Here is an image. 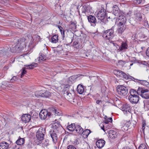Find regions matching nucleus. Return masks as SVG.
I'll list each match as a JSON object with an SVG mask.
<instances>
[{
	"instance_id": "f257e3e1",
	"label": "nucleus",
	"mask_w": 149,
	"mask_h": 149,
	"mask_svg": "<svg viewBox=\"0 0 149 149\" xmlns=\"http://www.w3.org/2000/svg\"><path fill=\"white\" fill-rule=\"evenodd\" d=\"M130 95L128 96V99L132 104H136L138 102L139 100L137 91L134 89H131L130 91Z\"/></svg>"
},
{
	"instance_id": "f03ea898",
	"label": "nucleus",
	"mask_w": 149,
	"mask_h": 149,
	"mask_svg": "<svg viewBox=\"0 0 149 149\" xmlns=\"http://www.w3.org/2000/svg\"><path fill=\"white\" fill-rule=\"evenodd\" d=\"M114 27L104 31L102 33L103 37L106 40H109L113 37Z\"/></svg>"
},
{
	"instance_id": "7ed1b4c3",
	"label": "nucleus",
	"mask_w": 149,
	"mask_h": 149,
	"mask_svg": "<svg viewBox=\"0 0 149 149\" xmlns=\"http://www.w3.org/2000/svg\"><path fill=\"white\" fill-rule=\"evenodd\" d=\"M137 91L138 94L141 95L143 98L146 99L149 98V91L148 89L139 87Z\"/></svg>"
},
{
	"instance_id": "20e7f679",
	"label": "nucleus",
	"mask_w": 149,
	"mask_h": 149,
	"mask_svg": "<svg viewBox=\"0 0 149 149\" xmlns=\"http://www.w3.org/2000/svg\"><path fill=\"white\" fill-rule=\"evenodd\" d=\"M117 91L118 94L121 96L126 95L128 92L127 88L122 85L118 86L117 87Z\"/></svg>"
},
{
	"instance_id": "39448f33",
	"label": "nucleus",
	"mask_w": 149,
	"mask_h": 149,
	"mask_svg": "<svg viewBox=\"0 0 149 149\" xmlns=\"http://www.w3.org/2000/svg\"><path fill=\"white\" fill-rule=\"evenodd\" d=\"M45 130L42 127H40L36 133V137L40 141L43 140L44 137L45 133Z\"/></svg>"
},
{
	"instance_id": "423d86ee",
	"label": "nucleus",
	"mask_w": 149,
	"mask_h": 149,
	"mask_svg": "<svg viewBox=\"0 0 149 149\" xmlns=\"http://www.w3.org/2000/svg\"><path fill=\"white\" fill-rule=\"evenodd\" d=\"M95 14L98 19L102 20L105 17L106 13L105 10L104 8H102L98 11L96 12Z\"/></svg>"
},
{
	"instance_id": "0eeeda50",
	"label": "nucleus",
	"mask_w": 149,
	"mask_h": 149,
	"mask_svg": "<svg viewBox=\"0 0 149 149\" xmlns=\"http://www.w3.org/2000/svg\"><path fill=\"white\" fill-rule=\"evenodd\" d=\"M50 115V113L45 109L42 110L39 113L40 118L43 120H45L47 117H49Z\"/></svg>"
},
{
	"instance_id": "6e6552de",
	"label": "nucleus",
	"mask_w": 149,
	"mask_h": 149,
	"mask_svg": "<svg viewBox=\"0 0 149 149\" xmlns=\"http://www.w3.org/2000/svg\"><path fill=\"white\" fill-rule=\"evenodd\" d=\"M115 73L117 76H119L126 80L128 79V76L122 71L116 70L115 71Z\"/></svg>"
},
{
	"instance_id": "1a4fd4ad",
	"label": "nucleus",
	"mask_w": 149,
	"mask_h": 149,
	"mask_svg": "<svg viewBox=\"0 0 149 149\" xmlns=\"http://www.w3.org/2000/svg\"><path fill=\"white\" fill-rule=\"evenodd\" d=\"M126 28V26L124 24H118V27L117 30L118 35L120 36Z\"/></svg>"
},
{
	"instance_id": "9d476101",
	"label": "nucleus",
	"mask_w": 149,
	"mask_h": 149,
	"mask_svg": "<svg viewBox=\"0 0 149 149\" xmlns=\"http://www.w3.org/2000/svg\"><path fill=\"white\" fill-rule=\"evenodd\" d=\"M88 19L92 26H95L97 23V20L95 16L90 15L88 16Z\"/></svg>"
},
{
	"instance_id": "9b49d317",
	"label": "nucleus",
	"mask_w": 149,
	"mask_h": 149,
	"mask_svg": "<svg viewBox=\"0 0 149 149\" xmlns=\"http://www.w3.org/2000/svg\"><path fill=\"white\" fill-rule=\"evenodd\" d=\"M118 20L119 22L118 24H125L127 21L126 18L125 16L123 14H122L118 16Z\"/></svg>"
},
{
	"instance_id": "f8f14e48",
	"label": "nucleus",
	"mask_w": 149,
	"mask_h": 149,
	"mask_svg": "<svg viewBox=\"0 0 149 149\" xmlns=\"http://www.w3.org/2000/svg\"><path fill=\"white\" fill-rule=\"evenodd\" d=\"M31 119V116L29 114H25L23 115L22 117V121L26 123L29 122Z\"/></svg>"
},
{
	"instance_id": "ddd939ff",
	"label": "nucleus",
	"mask_w": 149,
	"mask_h": 149,
	"mask_svg": "<svg viewBox=\"0 0 149 149\" xmlns=\"http://www.w3.org/2000/svg\"><path fill=\"white\" fill-rule=\"evenodd\" d=\"M49 134L50 135L53 142L56 143L57 141L58 137L55 132L53 130H51L49 132Z\"/></svg>"
},
{
	"instance_id": "4468645a",
	"label": "nucleus",
	"mask_w": 149,
	"mask_h": 149,
	"mask_svg": "<svg viewBox=\"0 0 149 149\" xmlns=\"http://www.w3.org/2000/svg\"><path fill=\"white\" fill-rule=\"evenodd\" d=\"M122 110L124 111V113H130L131 111L130 107L128 104H126L123 105L122 108Z\"/></svg>"
},
{
	"instance_id": "2eb2a0df",
	"label": "nucleus",
	"mask_w": 149,
	"mask_h": 149,
	"mask_svg": "<svg viewBox=\"0 0 149 149\" xmlns=\"http://www.w3.org/2000/svg\"><path fill=\"white\" fill-rule=\"evenodd\" d=\"M89 9V7L87 6L84 5L82 7L81 11L83 15L84 16L90 12Z\"/></svg>"
},
{
	"instance_id": "dca6fc26",
	"label": "nucleus",
	"mask_w": 149,
	"mask_h": 149,
	"mask_svg": "<svg viewBox=\"0 0 149 149\" xmlns=\"http://www.w3.org/2000/svg\"><path fill=\"white\" fill-rule=\"evenodd\" d=\"M127 48V44L126 42H122L120 46L119 47V49H118V51L119 52L124 51Z\"/></svg>"
},
{
	"instance_id": "f3484780",
	"label": "nucleus",
	"mask_w": 149,
	"mask_h": 149,
	"mask_svg": "<svg viewBox=\"0 0 149 149\" xmlns=\"http://www.w3.org/2000/svg\"><path fill=\"white\" fill-rule=\"evenodd\" d=\"M105 144V141L103 139H100L98 140L96 142V145L99 148L103 147Z\"/></svg>"
},
{
	"instance_id": "a211bd4d",
	"label": "nucleus",
	"mask_w": 149,
	"mask_h": 149,
	"mask_svg": "<svg viewBox=\"0 0 149 149\" xmlns=\"http://www.w3.org/2000/svg\"><path fill=\"white\" fill-rule=\"evenodd\" d=\"M64 94L67 99L69 101H72L73 99V97L70 93L66 92L65 93L64 92Z\"/></svg>"
},
{
	"instance_id": "6ab92c4d",
	"label": "nucleus",
	"mask_w": 149,
	"mask_h": 149,
	"mask_svg": "<svg viewBox=\"0 0 149 149\" xmlns=\"http://www.w3.org/2000/svg\"><path fill=\"white\" fill-rule=\"evenodd\" d=\"M84 89L83 86L79 84L77 87V91L80 94H82L84 92Z\"/></svg>"
},
{
	"instance_id": "aec40b11",
	"label": "nucleus",
	"mask_w": 149,
	"mask_h": 149,
	"mask_svg": "<svg viewBox=\"0 0 149 149\" xmlns=\"http://www.w3.org/2000/svg\"><path fill=\"white\" fill-rule=\"evenodd\" d=\"M24 44V39L21 40L20 39L18 41V43L17 45H16L15 47L13 48V49L16 48H19L20 47H21Z\"/></svg>"
},
{
	"instance_id": "412c9836",
	"label": "nucleus",
	"mask_w": 149,
	"mask_h": 149,
	"mask_svg": "<svg viewBox=\"0 0 149 149\" xmlns=\"http://www.w3.org/2000/svg\"><path fill=\"white\" fill-rule=\"evenodd\" d=\"M109 136L111 138L113 139L116 137L118 134L113 130H111L109 132Z\"/></svg>"
},
{
	"instance_id": "4be33fe9",
	"label": "nucleus",
	"mask_w": 149,
	"mask_h": 149,
	"mask_svg": "<svg viewBox=\"0 0 149 149\" xmlns=\"http://www.w3.org/2000/svg\"><path fill=\"white\" fill-rule=\"evenodd\" d=\"M9 146V144L5 142H3L0 143V149H7Z\"/></svg>"
},
{
	"instance_id": "5701e85b",
	"label": "nucleus",
	"mask_w": 149,
	"mask_h": 149,
	"mask_svg": "<svg viewBox=\"0 0 149 149\" xmlns=\"http://www.w3.org/2000/svg\"><path fill=\"white\" fill-rule=\"evenodd\" d=\"M75 131L79 134H82L83 131V129L79 125H77L75 128Z\"/></svg>"
},
{
	"instance_id": "b1692460",
	"label": "nucleus",
	"mask_w": 149,
	"mask_h": 149,
	"mask_svg": "<svg viewBox=\"0 0 149 149\" xmlns=\"http://www.w3.org/2000/svg\"><path fill=\"white\" fill-rule=\"evenodd\" d=\"M9 49L6 47L3 48V49H0V55L2 56L6 55L7 54Z\"/></svg>"
},
{
	"instance_id": "393cba45",
	"label": "nucleus",
	"mask_w": 149,
	"mask_h": 149,
	"mask_svg": "<svg viewBox=\"0 0 149 149\" xmlns=\"http://www.w3.org/2000/svg\"><path fill=\"white\" fill-rule=\"evenodd\" d=\"M91 132V131L90 130L86 129L84 131H83L82 134L84 138H87Z\"/></svg>"
},
{
	"instance_id": "a878e982",
	"label": "nucleus",
	"mask_w": 149,
	"mask_h": 149,
	"mask_svg": "<svg viewBox=\"0 0 149 149\" xmlns=\"http://www.w3.org/2000/svg\"><path fill=\"white\" fill-rule=\"evenodd\" d=\"M76 126L75 124L72 123L68 126L67 128L70 131L72 132L75 130Z\"/></svg>"
},
{
	"instance_id": "bb28decb",
	"label": "nucleus",
	"mask_w": 149,
	"mask_h": 149,
	"mask_svg": "<svg viewBox=\"0 0 149 149\" xmlns=\"http://www.w3.org/2000/svg\"><path fill=\"white\" fill-rule=\"evenodd\" d=\"M135 19L138 21H140L142 19V14L139 13H135Z\"/></svg>"
},
{
	"instance_id": "cd10ccee",
	"label": "nucleus",
	"mask_w": 149,
	"mask_h": 149,
	"mask_svg": "<svg viewBox=\"0 0 149 149\" xmlns=\"http://www.w3.org/2000/svg\"><path fill=\"white\" fill-rule=\"evenodd\" d=\"M58 36L57 35L53 36L51 38V42L53 43H56L58 42Z\"/></svg>"
},
{
	"instance_id": "c85d7f7f",
	"label": "nucleus",
	"mask_w": 149,
	"mask_h": 149,
	"mask_svg": "<svg viewBox=\"0 0 149 149\" xmlns=\"http://www.w3.org/2000/svg\"><path fill=\"white\" fill-rule=\"evenodd\" d=\"M42 97H48L51 96V94L48 91H44L42 90Z\"/></svg>"
},
{
	"instance_id": "c756f323",
	"label": "nucleus",
	"mask_w": 149,
	"mask_h": 149,
	"mask_svg": "<svg viewBox=\"0 0 149 149\" xmlns=\"http://www.w3.org/2000/svg\"><path fill=\"white\" fill-rule=\"evenodd\" d=\"M47 57L43 54L41 53L39 57L38 61L40 62L44 61L46 60Z\"/></svg>"
},
{
	"instance_id": "7c9ffc66",
	"label": "nucleus",
	"mask_w": 149,
	"mask_h": 149,
	"mask_svg": "<svg viewBox=\"0 0 149 149\" xmlns=\"http://www.w3.org/2000/svg\"><path fill=\"white\" fill-rule=\"evenodd\" d=\"M24 142V138H20L16 141V143L18 145H23Z\"/></svg>"
},
{
	"instance_id": "2f4dec72",
	"label": "nucleus",
	"mask_w": 149,
	"mask_h": 149,
	"mask_svg": "<svg viewBox=\"0 0 149 149\" xmlns=\"http://www.w3.org/2000/svg\"><path fill=\"white\" fill-rule=\"evenodd\" d=\"M37 65L36 63H33L30 65H25V66L26 67L25 68L26 69H31L37 66Z\"/></svg>"
},
{
	"instance_id": "473e14b6",
	"label": "nucleus",
	"mask_w": 149,
	"mask_h": 149,
	"mask_svg": "<svg viewBox=\"0 0 149 149\" xmlns=\"http://www.w3.org/2000/svg\"><path fill=\"white\" fill-rule=\"evenodd\" d=\"M113 14L115 16L117 17H118L119 15H121L122 14H123V13L120 10L119 11L118 10L117 11L115 12H113Z\"/></svg>"
},
{
	"instance_id": "72a5a7b5",
	"label": "nucleus",
	"mask_w": 149,
	"mask_h": 149,
	"mask_svg": "<svg viewBox=\"0 0 149 149\" xmlns=\"http://www.w3.org/2000/svg\"><path fill=\"white\" fill-rule=\"evenodd\" d=\"M53 128L54 129H57L61 127V124L58 123H54L53 124Z\"/></svg>"
},
{
	"instance_id": "f704fd0d",
	"label": "nucleus",
	"mask_w": 149,
	"mask_h": 149,
	"mask_svg": "<svg viewBox=\"0 0 149 149\" xmlns=\"http://www.w3.org/2000/svg\"><path fill=\"white\" fill-rule=\"evenodd\" d=\"M42 90L36 91L35 93V96L37 97H42Z\"/></svg>"
},
{
	"instance_id": "c9c22d12",
	"label": "nucleus",
	"mask_w": 149,
	"mask_h": 149,
	"mask_svg": "<svg viewBox=\"0 0 149 149\" xmlns=\"http://www.w3.org/2000/svg\"><path fill=\"white\" fill-rule=\"evenodd\" d=\"M52 111L54 113L55 115L60 116L61 114V111L58 110H57L55 109H53Z\"/></svg>"
},
{
	"instance_id": "e433bc0d",
	"label": "nucleus",
	"mask_w": 149,
	"mask_h": 149,
	"mask_svg": "<svg viewBox=\"0 0 149 149\" xmlns=\"http://www.w3.org/2000/svg\"><path fill=\"white\" fill-rule=\"evenodd\" d=\"M140 82V83L144 85L145 86H147L149 85V83L147 82L145 80H139Z\"/></svg>"
},
{
	"instance_id": "4c0bfd02",
	"label": "nucleus",
	"mask_w": 149,
	"mask_h": 149,
	"mask_svg": "<svg viewBox=\"0 0 149 149\" xmlns=\"http://www.w3.org/2000/svg\"><path fill=\"white\" fill-rule=\"evenodd\" d=\"M138 149H147L146 144H142L139 146Z\"/></svg>"
},
{
	"instance_id": "58836bf2",
	"label": "nucleus",
	"mask_w": 149,
	"mask_h": 149,
	"mask_svg": "<svg viewBox=\"0 0 149 149\" xmlns=\"http://www.w3.org/2000/svg\"><path fill=\"white\" fill-rule=\"evenodd\" d=\"M124 125L125 126H127L128 128L130 126L131 123L130 121H125L124 122Z\"/></svg>"
},
{
	"instance_id": "ea45409f",
	"label": "nucleus",
	"mask_w": 149,
	"mask_h": 149,
	"mask_svg": "<svg viewBox=\"0 0 149 149\" xmlns=\"http://www.w3.org/2000/svg\"><path fill=\"white\" fill-rule=\"evenodd\" d=\"M71 24L70 25V28L73 30L76 28V25L73 22H71Z\"/></svg>"
},
{
	"instance_id": "a19ab883",
	"label": "nucleus",
	"mask_w": 149,
	"mask_h": 149,
	"mask_svg": "<svg viewBox=\"0 0 149 149\" xmlns=\"http://www.w3.org/2000/svg\"><path fill=\"white\" fill-rule=\"evenodd\" d=\"M18 79V77L17 76H13L10 79V82H13V81H15L17 80Z\"/></svg>"
},
{
	"instance_id": "79ce46f5",
	"label": "nucleus",
	"mask_w": 149,
	"mask_h": 149,
	"mask_svg": "<svg viewBox=\"0 0 149 149\" xmlns=\"http://www.w3.org/2000/svg\"><path fill=\"white\" fill-rule=\"evenodd\" d=\"M133 63L131 61H128L127 62L126 64L128 66V68L129 69L130 68V66H132L133 65Z\"/></svg>"
},
{
	"instance_id": "37998d69",
	"label": "nucleus",
	"mask_w": 149,
	"mask_h": 149,
	"mask_svg": "<svg viewBox=\"0 0 149 149\" xmlns=\"http://www.w3.org/2000/svg\"><path fill=\"white\" fill-rule=\"evenodd\" d=\"M113 12H115L116 11H117L118 10L119 11V8L116 5L114 6L113 7Z\"/></svg>"
},
{
	"instance_id": "c03bdc74",
	"label": "nucleus",
	"mask_w": 149,
	"mask_h": 149,
	"mask_svg": "<svg viewBox=\"0 0 149 149\" xmlns=\"http://www.w3.org/2000/svg\"><path fill=\"white\" fill-rule=\"evenodd\" d=\"M26 73V71L25 70V68H22V74L21 75V77L22 78L24 75Z\"/></svg>"
},
{
	"instance_id": "a18cd8bd",
	"label": "nucleus",
	"mask_w": 149,
	"mask_h": 149,
	"mask_svg": "<svg viewBox=\"0 0 149 149\" xmlns=\"http://www.w3.org/2000/svg\"><path fill=\"white\" fill-rule=\"evenodd\" d=\"M128 127L124 125L121 127V130L123 131H126L128 130Z\"/></svg>"
},
{
	"instance_id": "49530a36",
	"label": "nucleus",
	"mask_w": 149,
	"mask_h": 149,
	"mask_svg": "<svg viewBox=\"0 0 149 149\" xmlns=\"http://www.w3.org/2000/svg\"><path fill=\"white\" fill-rule=\"evenodd\" d=\"M67 149H77L74 146L72 145H69L67 147Z\"/></svg>"
},
{
	"instance_id": "de8ad7c7",
	"label": "nucleus",
	"mask_w": 149,
	"mask_h": 149,
	"mask_svg": "<svg viewBox=\"0 0 149 149\" xmlns=\"http://www.w3.org/2000/svg\"><path fill=\"white\" fill-rule=\"evenodd\" d=\"M133 2L137 4H140L141 2V0H133Z\"/></svg>"
},
{
	"instance_id": "09e8293b",
	"label": "nucleus",
	"mask_w": 149,
	"mask_h": 149,
	"mask_svg": "<svg viewBox=\"0 0 149 149\" xmlns=\"http://www.w3.org/2000/svg\"><path fill=\"white\" fill-rule=\"evenodd\" d=\"M36 38V39H38V40H39V39H40V37L39 36H38V35H36V36H33L32 38V40H33H33H34V38Z\"/></svg>"
},
{
	"instance_id": "8fccbe9b",
	"label": "nucleus",
	"mask_w": 149,
	"mask_h": 149,
	"mask_svg": "<svg viewBox=\"0 0 149 149\" xmlns=\"http://www.w3.org/2000/svg\"><path fill=\"white\" fill-rule=\"evenodd\" d=\"M61 35H62L63 38H64L65 36V31L63 29L61 31H60Z\"/></svg>"
},
{
	"instance_id": "3c124183",
	"label": "nucleus",
	"mask_w": 149,
	"mask_h": 149,
	"mask_svg": "<svg viewBox=\"0 0 149 149\" xmlns=\"http://www.w3.org/2000/svg\"><path fill=\"white\" fill-rule=\"evenodd\" d=\"M146 55L149 57V47L147 48L146 52Z\"/></svg>"
},
{
	"instance_id": "603ef678",
	"label": "nucleus",
	"mask_w": 149,
	"mask_h": 149,
	"mask_svg": "<svg viewBox=\"0 0 149 149\" xmlns=\"http://www.w3.org/2000/svg\"><path fill=\"white\" fill-rule=\"evenodd\" d=\"M112 121V118H109L108 119V120L107 121V122H106V123H108L109 122H111Z\"/></svg>"
},
{
	"instance_id": "864d4df0",
	"label": "nucleus",
	"mask_w": 149,
	"mask_h": 149,
	"mask_svg": "<svg viewBox=\"0 0 149 149\" xmlns=\"http://www.w3.org/2000/svg\"><path fill=\"white\" fill-rule=\"evenodd\" d=\"M91 80H94L95 81H94V82H95V81L96 80H97V78L96 77H92L91 78Z\"/></svg>"
},
{
	"instance_id": "5fc2aeb1",
	"label": "nucleus",
	"mask_w": 149,
	"mask_h": 149,
	"mask_svg": "<svg viewBox=\"0 0 149 149\" xmlns=\"http://www.w3.org/2000/svg\"><path fill=\"white\" fill-rule=\"evenodd\" d=\"M77 44H78L77 41H75L73 43V46L74 47H76V45Z\"/></svg>"
},
{
	"instance_id": "6e6d98bb",
	"label": "nucleus",
	"mask_w": 149,
	"mask_h": 149,
	"mask_svg": "<svg viewBox=\"0 0 149 149\" xmlns=\"http://www.w3.org/2000/svg\"><path fill=\"white\" fill-rule=\"evenodd\" d=\"M132 13V11H130L127 13V14L128 16H131Z\"/></svg>"
},
{
	"instance_id": "4d7b16f0",
	"label": "nucleus",
	"mask_w": 149,
	"mask_h": 149,
	"mask_svg": "<svg viewBox=\"0 0 149 149\" xmlns=\"http://www.w3.org/2000/svg\"><path fill=\"white\" fill-rule=\"evenodd\" d=\"M57 26L58 28L59 29L60 31L63 29V27H62L61 26L58 25Z\"/></svg>"
},
{
	"instance_id": "13d9d810",
	"label": "nucleus",
	"mask_w": 149,
	"mask_h": 149,
	"mask_svg": "<svg viewBox=\"0 0 149 149\" xmlns=\"http://www.w3.org/2000/svg\"><path fill=\"white\" fill-rule=\"evenodd\" d=\"M92 88V86L91 85L88 86V89H90V90H91Z\"/></svg>"
},
{
	"instance_id": "bf43d9fd",
	"label": "nucleus",
	"mask_w": 149,
	"mask_h": 149,
	"mask_svg": "<svg viewBox=\"0 0 149 149\" xmlns=\"http://www.w3.org/2000/svg\"><path fill=\"white\" fill-rule=\"evenodd\" d=\"M10 50H11V51L13 53L15 52H16L17 51V50H16L15 49V50L13 51H12V49H10Z\"/></svg>"
},
{
	"instance_id": "052dcab7",
	"label": "nucleus",
	"mask_w": 149,
	"mask_h": 149,
	"mask_svg": "<svg viewBox=\"0 0 149 149\" xmlns=\"http://www.w3.org/2000/svg\"><path fill=\"white\" fill-rule=\"evenodd\" d=\"M100 101V100H97L96 101V103L97 104H99Z\"/></svg>"
},
{
	"instance_id": "680f3d73",
	"label": "nucleus",
	"mask_w": 149,
	"mask_h": 149,
	"mask_svg": "<svg viewBox=\"0 0 149 149\" xmlns=\"http://www.w3.org/2000/svg\"><path fill=\"white\" fill-rule=\"evenodd\" d=\"M69 86L68 85H66L65 86V88H68V87Z\"/></svg>"
},
{
	"instance_id": "e2e57ef3",
	"label": "nucleus",
	"mask_w": 149,
	"mask_h": 149,
	"mask_svg": "<svg viewBox=\"0 0 149 149\" xmlns=\"http://www.w3.org/2000/svg\"><path fill=\"white\" fill-rule=\"evenodd\" d=\"M101 129L104 131V126L103 125V127H101Z\"/></svg>"
},
{
	"instance_id": "0e129e2a",
	"label": "nucleus",
	"mask_w": 149,
	"mask_h": 149,
	"mask_svg": "<svg viewBox=\"0 0 149 149\" xmlns=\"http://www.w3.org/2000/svg\"><path fill=\"white\" fill-rule=\"evenodd\" d=\"M10 85H10V84H6V86L9 87V86H10Z\"/></svg>"
},
{
	"instance_id": "69168bd1",
	"label": "nucleus",
	"mask_w": 149,
	"mask_h": 149,
	"mask_svg": "<svg viewBox=\"0 0 149 149\" xmlns=\"http://www.w3.org/2000/svg\"><path fill=\"white\" fill-rule=\"evenodd\" d=\"M45 50L47 52V49L46 48L45 49Z\"/></svg>"
},
{
	"instance_id": "338daca9",
	"label": "nucleus",
	"mask_w": 149,
	"mask_h": 149,
	"mask_svg": "<svg viewBox=\"0 0 149 149\" xmlns=\"http://www.w3.org/2000/svg\"><path fill=\"white\" fill-rule=\"evenodd\" d=\"M147 72H149V69L148 70H147ZM148 78H149V76H148Z\"/></svg>"
},
{
	"instance_id": "774afa93",
	"label": "nucleus",
	"mask_w": 149,
	"mask_h": 149,
	"mask_svg": "<svg viewBox=\"0 0 149 149\" xmlns=\"http://www.w3.org/2000/svg\"><path fill=\"white\" fill-rule=\"evenodd\" d=\"M148 115L149 116V112L148 113Z\"/></svg>"
}]
</instances>
